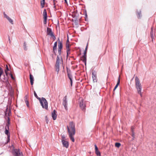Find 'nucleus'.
Instances as JSON below:
<instances>
[{
	"instance_id": "nucleus-1",
	"label": "nucleus",
	"mask_w": 156,
	"mask_h": 156,
	"mask_svg": "<svg viewBox=\"0 0 156 156\" xmlns=\"http://www.w3.org/2000/svg\"><path fill=\"white\" fill-rule=\"evenodd\" d=\"M34 94L35 97L39 101L42 107L47 109L48 108V102L46 99L43 97H42L41 99L38 97L35 91L34 92Z\"/></svg>"
},
{
	"instance_id": "nucleus-2",
	"label": "nucleus",
	"mask_w": 156,
	"mask_h": 156,
	"mask_svg": "<svg viewBox=\"0 0 156 156\" xmlns=\"http://www.w3.org/2000/svg\"><path fill=\"white\" fill-rule=\"evenodd\" d=\"M67 129L68 132L69 136H73L75 133V124L72 122L69 123V126H67Z\"/></svg>"
},
{
	"instance_id": "nucleus-3",
	"label": "nucleus",
	"mask_w": 156,
	"mask_h": 156,
	"mask_svg": "<svg viewBox=\"0 0 156 156\" xmlns=\"http://www.w3.org/2000/svg\"><path fill=\"white\" fill-rule=\"evenodd\" d=\"M135 85L136 88L137 90L138 93L140 94L141 97H142V94L141 92L142 86L140 83L139 79L137 76L135 77Z\"/></svg>"
},
{
	"instance_id": "nucleus-4",
	"label": "nucleus",
	"mask_w": 156,
	"mask_h": 156,
	"mask_svg": "<svg viewBox=\"0 0 156 156\" xmlns=\"http://www.w3.org/2000/svg\"><path fill=\"white\" fill-rule=\"evenodd\" d=\"M59 63L60 59L58 56H57L56 63L55 64V69L56 71L57 72V74L58 73L59 70Z\"/></svg>"
},
{
	"instance_id": "nucleus-5",
	"label": "nucleus",
	"mask_w": 156,
	"mask_h": 156,
	"mask_svg": "<svg viewBox=\"0 0 156 156\" xmlns=\"http://www.w3.org/2000/svg\"><path fill=\"white\" fill-rule=\"evenodd\" d=\"M47 35H49L53 39L55 38V37L54 34L52 32L51 29L49 27L47 28Z\"/></svg>"
},
{
	"instance_id": "nucleus-6",
	"label": "nucleus",
	"mask_w": 156,
	"mask_h": 156,
	"mask_svg": "<svg viewBox=\"0 0 156 156\" xmlns=\"http://www.w3.org/2000/svg\"><path fill=\"white\" fill-rule=\"evenodd\" d=\"M14 156H21L22 152L20 151V149H14L13 151Z\"/></svg>"
},
{
	"instance_id": "nucleus-7",
	"label": "nucleus",
	"mask_w": 156,
	"mask_h": 156,
	"mask_svg": "<svg viewBox=\"0 0 156 156\" xmlns=\"http://www.w3.org/2000/svg\"><path fill=\"white\" fill-rule=\"evenodd\" d=\"M62 142L64 147H65L66 148L68 147L69 145L68 141L64 139V137L62 138Z\"/></svg>"
},
{
	"instance_id": "nucleus-8",
	"label": "nucleus",
	"mask_w": 156,
	"mask_h": 156,
	"mask_svg": "<svg viewBox=\"0 0 156 156\" xmlns=\"http://www.w3.org/2000/svg\"><path fill=\"white\" fill-rule=\"evenodd\" d=\"M58 40L59 41L58 45V51L59 55H61V50L62 48V42L60 41L59 38H58Z\"/></svg>"
},
{
	"instance_id": "nucleus-9",
	"label": "nucleus",
	"mask_w": 156,
	"mask_h": 156,
	"mask_svg": "<svg viewBox=\"0 0 156 156\" xmlns=\"http://www.w3.org/2000/svg\"><path fill=\"white\" fill-rule=\"evenodd\" d=\"M92 75L93 82H97V80L96 72L94 71H93L92 73Z\"/></svg>"
},
{
	"instance_id": "nucleus-10",
	"label": "nucleus",
	"mask_w": 156,
	"mask_h": 156,
	"mask_svg": "<svg viewBox=\"0 0 156 156\" xmlns=\"http://www.w3.org/2000/svg\"><path fill=\"white\" fill-rule=\"evenodd\" d=\"M67 101L66 99V96L63 98L62 105L64 106L65 109L67 110Z\"/></svg>"
},
{
	"instance_id": "nucleus-11",
	"label": "nucleus",
	"mask_w": 156,
	"mask_h": 156,
	"mask_svg": "<svg viewBox=\"0 0 156 156\" xmlns=\"http://www.w3.org/2000/svg\"><path fill=\"white\" fill-rule=\"evenodd\" d=\"M80 107L81 109L83 111H85V105L83 103V101L82 100L79 103Z\"/></svg>"
},
{
	"instance_id": "nucleus-12",
	"label": "nucleus",
	"mask_w": 156,
	"mask_h": 156,
	"mask_svg": "<svg viewBox=\"0 0 156 156\" xmlns=\"http://www.w3.org/2000/svg\"><path fill=\"white\" fill-rule=\"evenodd\" d=\"M3 13L4 15V17L6 18L11 24H13V20L9 16L7 15L5 12H4Z\"/></svg>"
},
{
	"instance_id": "nucleus-13",
	"label": "nucleus",
	"mask_w": 156,
	"mask_h": 156,
	"mask_svg": "<svg viewBox=\"0 0 156 156\" xmlns=\"http://www.w3.org/2000/svg\"><path fill=\"white\" fill-rule=\"evenodd\" d=\"M87 51H85L84 53V54L82 57V60L84 63L85 65H86L87 56L86 54H87Z\"/></svg>"
},
{
	"instance_id": "nucleus-14",
	"label": "nucleus",
	"mask_w": 156,
	"mask_h": 156,
	"mask_svg": "<svg viewBox=\"0 0 156 156\" xmlns=\"http://www.w3.org/2000/svg\"><path fill=\"white\" fill-rule=\"evenodd\" d=\"M56 111L55 110H54L51 113V116L53 120H55L56 118L57 115L56 114Z\"/></svg>"
},
{
	"instance_id": "nucleus-15",
	"label": "nucleus",
	"mask_w": 156,
	"mask_h": 156,
	"mask_svg": "<svg viewBox=\"0 0 156 156\" xmlns=\"http://www.w3.org/2000/svg\"><path fill=\"white\" fill-rule=\"evenodd\" d=\"M10 124V119L9 117H8V119L7 120V123L5 126V129H9V125Z\"/></svg>"
},
{
	"instance_id": "nucleus-16",
	"label": "nucleus",
	"mask_w": 156,
	"mask_h": 156,
	"mask_svg": "<svg viewBox=\"0 0 156 156\" xmlns=\"http://www.w3.org/2000/svg\"><path fill=\"white\" fill-rule=\"evenodd\" d=\"M30 84L31 85H33L34 83V79L33 76L31 74L30 75Z\"/></svg>"
},
{
	"instance_id": "nucleus-17",
	"label": "nucleus",
	"mask_w": 156,
	"mask_h": 156,
	"mask_svg": "<svg viewBox=\"0 0 156 156\" xmlns=\"http://www.w3.org/2000/svg\"><path fill=\"white\" fill-rule=\"evenodd\" d=\"M150 34L151 37L153 41V39L154 38V32L153 31V28L152 27L151 28V30L150 32Z\"/></svg>"
},
{
	"instance_id": "nucleus-18",
	"label": "nucleus",
	"mask_w": 156,
	"mask_h": 156,
	"mask_svg": "<svg viewBox=\"0 0 156 156\" xmlns=\"http://www.w3.org/2000/svg\"><path fill=\"white\" fill-rule=\"evenodd\" d=\"M119 83H120V78H119V76L118 79V80L117 83L116 85H115V88H114V90H113V91H114L118 87V86L119 84ZM113 94H114V92H113Z\"/></svg>"
},
{
	"instance_id": "nucleus-19",
	"label": "nucleus",
	"mask_w": 156,
	"mask_h": 156,
	"mask_svg": "<svg viewBox=\"0 0 156 156\" xmlns=\"http://www.w3.org/2000/svg\"><path fill=\"white\" fill-rule=\"evenodd\" d=\"M43 16L44 19H45V20L46 19H47V12L45 9H44L43 11Z\"/></svg>"
},
{
	"instance_id": "nucleus-20",
	"label": "nucleus",
	"mask_w": 156,
	"mask_h": 156,
	"mask_svg": "<svg viewBox=\"0 0 156 156\" xmlns=\"http://www.w3.org/2000/svg\"><path fill=\"white\" fill-rule=\"evenodd\" d=\"M136 15L138 19H140L142 16L141 13V11L139 12H136Z\"/></svg>"
},
{
	"instance_id": "nucleus-21",
	"label": "nucleus",
	"mask_w": 156,
	"mask_h": 156,
	"mask_svg": "<svg viewBox=\"0 0 156 156\" xmlns=\"http://www.w3.org/2000/svg\"><path fill=\"white\" fill-rule=\"evenodd\" d=\"M70 70H69V72L68 71V70H67L68 76L70 80H72V76L71 74H70Z\"/></svg>"
},
{
	"instance_id": "nucleus-22",
	"label": "nucleus",
	"mask_w": 156,
	"mask_h": 156,
	"mask_svg": "<svg viewBox=\"0 0 156 156\" xmlns=\"http://www.w3.org/2000/svg\"><path fill=\"white\" fill-rule=\"evenodd\" d=\"M134 126H132L131 127V133H132L131 135H132V136H133L134 135Z\"/></svg>"
},
{
	"instance_id": "nucleus-23",
	"label": "nucleus",
	"mask_w": 156,
	"mask_h": 156,
	"mask_svg": "<svg viewBox=\"0 0 156 156\" xmlns=\"http://www.w3.org/2000/svg\"><path fill=\"white\" fill-rule=\"evenodd\" d=\"M45 3V0H41V8H43L44 5Z\"/></svg>"
},
{
	"instance_id": "nucleus-24",
	"label": "nucleus",
	"mask_w": 156,
	"mask_h": 156,
	"mask_svg": "<svg viewBox=\"0 0 156 156\" xmlns=\"http://www.w3.org/2000/svg\"><path fill=\"white\" fill-rule=\"evenodd\" d=\"M69 42V40H68V39L66 41V47L67 49H70L69 48L70 46V45L68 43V42Z\"/></svg>"
},
{
	"instance_id": "nucleus-25",
	"label": "nucleus",
	"mask_w": 156,
	"mask_h": 156,
	"mask_svg": "<svg viewBox=\"0 0 156 156\" xmlns=\"http://www.w3.org/2000/svg\"><path fill=\"white\" fill-rule=\"evenodd\" d=\"M26 45H27L26 42H24L23 43V46L24 49L25 51H26L27 49Z\"/></svg>"
},
{
	"instance_id": "nucleus-26",
	"label": "nucleus",
	"mask_w": 156,
	"mask_h": 156,
	"mask_svg": "<svg viewBox=\"0 0 156 156\" xmlns=\"http://www.w3.org/2000/svg\"><path fill=\"white\" fill-rule=\"evenodd\" d=\"M6 69L5 70V73L6 74V75L7 76L8 75V73L7 72V71L9 70V69L7 65H6Z\"/></svg>"
},
{
	"instance_id": "nucleus-27",
	"label": "nucleus",
	"mask_w": 156,
	"mask_h": 156,
	"mask_svg": "<svg viewBox=\"0 0 156 156\" xmlns=\"http://www.w3.org/2000/svg\"><path fill=\"white\" fill-rule=\"evenodd\" d=\"M5 133L8 136H10L9 133V130L5 129Z\"/></svg>"
},
{
	"instance_id": "nucleus-28",
	"label": "nucleus",
	"mask_w": 156,
	"mask_h": 156,
	"mask_svg": "<svg viewBox=\"0 0 156 156\" xmlns=\"http://www.w3.org/2000/svg\"><path fill=\"white\" fill-rule=\"evenodd\" d=\"M115 146L116 147L119 148L121 146V144L119 143H116L115 144Z\"/></svg>"
},
{
	"instance_id": "nucleus-29",
	"label": "nucleus",
	"mask_w": 156,
	"mask_h": 156,
	"mask_svg": "<svg viewBox=\"0 0 156 156\" xmlns=\"http://www.w3.org/2000/svg\"><path fill=\"white\" fill-rule=\"evenodd\" d=\"M25 103L26 104V105L27 107H29V101H28V100H25Z\"/></svg>"
},
{
	"instance_id": "nucleus-30",
	"label": "nucleus",
	"mask_w": 156,
	"mask_h": 156,
	"mask_svg": "<svg viewBox=\"0 0 156 156\" xmlns=\"http://www.w3.org/2000/svg\"><path fill=\"white\" fill-rule=\"evenodd\" d=\"M70 49H67L66 50L67 51V57H68L69 55L70 54Z\"/></svg>"
},
{
	"instance_id": "nucleus-31",
	"label": "nucleus",
	"mask_w": 156,
	"mask_h": 156,
	"mask_svg": "<svg viewBox=\"0 0 156 156\" xmlns=\"http://www.w3.org/2000/svg\"><path fill=\"white\" fill-rule=\"evenodd\" d=\"M95 152L97 155L101 156V153L98 150L96 151Z\"/></svg>"
},
{
	"instance_id": "nucleus-32",
	"label": "nucleus",
	"mask_w": 156,
	"mask_h": 156,
	"mask_svg": "<svg viewBox=\"0 0 156 156\" xmlns=\"http://www.w3.org/2000/svg\"><path fill=\"white\" fill-rule=\"evenodd\" d=\"M3 72V70L2 68L0 67V76L2 75Z\"/></svg>"
},
{
	"instance_id": "nucleus-33",
	"label": "nucleus",
	"mask_w": 156,
	"mask_h": 156,
	"mask_svg": "<svg viewBox=\"0 0 156 156\" xmlns=\"http://www.w3.org/2000/svg\"><path fill=\"white\" fill-rule=\"evenodd\" d=\"M55 50V51H57V46H53V51Z\"/></svg>"
},
{
	"instance_id": "nucleus-34",
	"label": "nucleus",
	"mask_w": 156,
	"mask_h": 156,
	"mask_svg": "<svg viewBox=\"0 0 156 156\" xmlns=\"http://www.w3.org/2000/svg\"><path fill=\"white\" fill-rule=\"evenodd\" d=\"M10 76H11V78L13 80H14L15 79V78H14L13 77L12 74L11 73H10Z\"/></svg>"
},
{
	"instance_id": "nucleus-35",
	"label": "nucleus",
	"mask_w": 156,
	"mask_h": 156,
	"mask_svg": "<svg viewBox=\"0 0 156 156\" xmlns=\"http://www.w3.org/2000/svg\"><path fill=\"white\" fill-rule=\"evenodd\" d=\"M87 13L86 11H85V19L86 20V19L87 18Z\"/></svg>"
},
{
	"instance_id": "nucleus-36",
	"label": "nucleus",
	"mask_w": 156,
	"mask_h": 156,
	"mask_svg": "<svg viewBox=\"0 0 156 156\" xmlns=\"http://www.w3.org/2000/svg\"><path fill=\"white\" fill-rule=\"evenodd\" d=\"M95 151L98 150V148L96 145H95Z\"/></svg>"
},
{
	"instance_id": "nucleus-37",
	"label": "nucleus",
	"mask_w": 156,
	"mask_h": 156,
	"mask_svg": "<svg viewBox=\"0 0 156 156\" xmlns=\"http://www.w3.org/2000/svg\"><path fill=\"white\" fill-rule=\"evenodd\" d=\"M70 139L73 142L74 141V137H70Z\"/></svg>"
},
{
	"instance_id": "nucleus-38",
	"label": "nucleus",
	"mask_w": 156,
	"mask_h": 156,
	"mask_svg": "<svg viewBox=\"0 0 156 156\" xmlns=\"http://www.w3.org/2000/svg\"><path fill=\"white\" fill-rule=\"evenodd\" d=\"M25 100H27V99L28 98V95H26L25 96Z\"/></svg>"
},
{
	"instance_id": "nucleus-39",
	"label": "nucleus",
	"mask_w": 156,
	"mask_h": 156,
	"mask_svg": "<svg viewBox=\"0 0 156 156\" xmlns=\"http://www.w3.org/2000/svg\"><path fill=\"white\" fill-rule=\"evenodd\" d=\"M44 19V24H46V23L47 19H46L45 20V19Z\"/></svg>"
},
{
	"instance_id": "nucleus-40",
	"label": "nucleus",
	"mask_w": 156,
	"mask_h": 156,
	"mask_svg": "<svg viewBox=\"0 0 156 156\" xmlns=\"http://www.w3.org/2000/svg\"><path fill=\"white\" fill-rule=\"evenodd\" d=\"M54 46H57V42L56 41L54 43Z\"/></svg>"
},
{
	"instance_id": "nucleus-41",
	"label": "nucleus",
	"mask_w": 156,
	"mask_h": 156,
	"mask_svg": "<svg viewBox=\"0 0 156 156\" xmlns=\"http://www.w3.org/2000/svg\"><path fill=\"white\" fill-rule=\"evenodd\" d=\"M10 139H9V137H7V143L9 142V141Z\"/></svg>"
},
{
	"instance_id": "nucleus-42",
	"label": "nucleus",
	"mask_w": 156,
	"mask_h": 156,
	"mask_svg": "<svg viewBox=\"0 0 156 156\" xmlns=\"http://www.w3.org/2000/svg\"><path fill=\"white\" fill-rule=\"evenodd\" d=\"M70 84H71V86H72V83H73L72 80H70Z\"/></svg>"
},
{
	"instance_id": "nucleus-43",
	"label": "nucleus",
	"mask_w": 156,
	"mask_h": 156,
	"mask_svg": "<svg viewBox=\"0 0 156 156\" xmlns=\"http://www.w3.org/2000/svg\"><path fill=\"white\" fill-rule=\"evenodd\" d=\"M87 46H88V44H87V45L86 47V48H85V51H87Z\"/></svg>"
},
{
	"instance_id": "nucleus-44",
	"label": "nucleus",
	"mask_w": 156,
	"mask_h": 156,
	"mask_svg": "<svg viewBox=\"0 0 156 156\" xmlns=\"http://www.w3.org/2000/svg\"><path fill=\"white\" fill-rule=\"evenodd\" d=\"M55 0H54L53 1V4H54V7L55 8Z\"/></svg>"
},
{
	"instance_id": "nucleus-45",
	"label": "nucleus",
	"mask_w": 156,
	"mask_h": 156,
	"mask_svg": "<svg viewBox=\"0 0 156 156\" xmlns=\"http://www.w3.org/2000/svg\"><path fill=\"white\" fill-rule=\"evenodd\" d=\"M53 51V52L54 53L55 55H56V51H55V50Z\"/></svg>"
},
{
	"instance_id": "nucleus-46",
	"label": "nucleus",
	"mask_w": 156,
	"mask_h": 156,
	"mask_svg": "<svg viewBox=\"0 0 156 156\" xmlns=\"http://www.w3.org/2000/svg\"><path fill=\"white\" fill-rule=\"evenodd\" d=\"M64 1H65V3H66V4H67V0H64Z\"/></svg>"
},
{
	"instance_id": "nucleus-47",
	"label": "nucleus",
	"mask_w": 156,
	"mask_h": 156,
	"mask_svg": "<svg viewBox=\"0 0 156 156\" xmlns=\"http://www.w3.org/2000/svg\"><path fill=\"white\" fill-rule=\"evenodd\" d=\"M9 42H10V37H9Z\"/></svg>"
},
{
	"instance_id": "nucleus-48",
	"label": "nucleus",
	"mask_w": 156,
	"mask_h": 156,
	"mask_svg": "<svg viewBox=\"0 0 156 156\" xmlns=\"http://www.w3.org/2000/svg\"><path fill=\"white\" fill-rule=\"evenodd\" d=\"M61 59H62V58H61Z\"/></svg>"
}]
</instances>
